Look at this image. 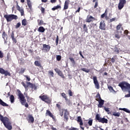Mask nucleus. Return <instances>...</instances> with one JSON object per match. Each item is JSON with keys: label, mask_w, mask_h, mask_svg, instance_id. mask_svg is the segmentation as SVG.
Wrapping results in <instances>:
<instances>
[{"label": "nucleus", "mask_w": 130, "mask_h": 130, "mask_svg": "<svg viewBox=\"0 0 130 130\" xmlns=\"http://www.w3.org/2000/svg\"><path fill=\"white\" fill-rule=\"evenodd\" d=\"M28 118L29 123H33L34 122V117L32 115H28Z\"/></svg>", "instance_id": "19"}, {"label": "nucleus", "mask_w": 130, "mask_h": 130, "mask_svg": "<svg viewBox=\"0 0 130 130\" xmlns=\"http://www.w3.org/2000/svg\"><path fill=\"white\" fill-rule=\"evenodd\" d=\"M69 130H77V128L71 127V128L69 129Z\"/></svg>", "instance_id": "64"}, {"label": "nucleus", "mask_w": 130, "mask_h": 130, "mask_svg": "<svg viewBox=\"0 0 130 130\" xmlns=\"http://www.w3.org/2000/svg\"><path fill=\"white\" fill-rule=\"evenodd\" d=\"M99 28L101 29V30H106V25L105 22L104 21H101L100 24Z\"/></svg>", "instance_id": "16"}, {"label": "nucleus", "mask_w": 130, "mask_h": 130, "mask_svg": "<svg viewBox=\"0 0 130 130\" xmlns=\"http://www.w3.org/2000/svg\"><path fill=\"white\" fill-rule=\"evenodd\" d=\"M83 28L84 31H85V32H86V33H88V27H87V25L86 24H83Z\"/></svg>", "instance_id": "36"}, {"label": "nucleus", "mask_w": 130, "mask_h": 130, "mask_svg": "<svg viewBox=\"0 0 130 130\" xmlns=\"http://www.w3.org/2000/svg\"><path fill=\"white\" fill-rule=\"evenodd\" d=\"M122 110L123 111H125V112H127V113H130V111L128 110V109H127L126 108H123Z\"/></svg>", "instance_id": "50"}, {"label": "nucleus", "mask_w": 130, "mask_h": 130, "mask_svg": "<svg viewBox=\"0 0 130 130\" xmlns=\"http://www.w3.org/2000/svg\"><path fill=\"white\" fill-rule=\"evenodd\" d=\"M17 92L18 96V99H19V101L21 105H24L25 107L28 108V107H29V105L28 104V103L26 102L27 101L25 99L24 94L22 93V92H21V90L19 89H17Z\"/></svg>", "instance_id": "2"}, {"label": "nucleus", "mask_w": 130, "mask_h": 130, "mask_svg": "<svg viewBox=\"0 0 130 130\" xmlns=\"http://www.w3.org/2000/svg\"><path fill=\"white\" fill-rule=\"evenodd\" d=\"M26 98H27V102H30V100H32V99H32V98H30H30H29V96H26Z\"/></svg>", "instance_id": "58"}, {"label": "nucleus", "mask_w": 130, "mask_h": 130, "mask_svg": "<svg viewBox=\"0 0 130 130\" xmlns=\"http://www.w3.org/2000/svg\"><path fill=\"white\" fill-rule=\"evenodd\" d=\"M20 12L21 13V16H24V10H21Z\"/></svg>", "instance_id": "62"}, {"label": "nucleus", "mask_w": 130, "mask_h": 130, "mask_svg": "<svg viewBox=\"0 0 130 130\" xmlns=\"http://www.w3.org/2000/svg\"><path fill=\"white\" fill-rule=\"evenodd\" d=\"M35 64L36 66V67H41V64L38 61H35Z\"/></svg>", "instance_id": "39"}, {"label": "nucleus", "mask_w": 130, "mask_h": 130, "mask_svg": "<svg viewBox=\"0 0 130 130\" xmlns=\"http://www.w3.org/2000/svg\"><path fill=\"white\" fill-rule=\"evenodd\" d=\"M38 24L39 26H42V25H46V23H44V21L42 19L39 20L38 19Z\"/></svg>", "instance_id": "24"}, {"label": "nucleus", "mask_w": 130, "mask_h": 130, "mask_svg": "<svg viewBox=\"0 0 130 130\" xmlns=\"http://www.w3.org/2000/svg\"><path fill=\"white\" fill-rule=\"evenodd\" d=\"M50 116V117H51L52 119H55V118L54 117V115L50 112V111L47 110L46 112V116Z\"/></svg>", "instance_id": "17"}, {"label": "nucleus", "mask_w": 130, "mask_h": 130, "mask_svg": "<svg viewBox=\"0 0 130 130\" xmlns=\"http://www.w3.org/2000/svg\"><path fill=\"white\" fill-rule=\"evenodd\" d=\"M116 20V18H115V17L113 18L110 19V22L112 23V22H114V21H115Z\"/></svg>", "instance_id": "52"}, {"label": "nucleus", "mask_w": 130, "mask_h": 130, "mask_svg": "<svg viewBox=\"0 0 130 130\" xmlns=\"http://www.w3.org/2000/svg\"><path fill=\"white\" fill-rule=\"evenodd\" d=\"M39 98L42 101H44V102H45L47 104H50L51 103L52 100L47 94H41L39 96Z\"/></svg>", "instance_id": "6"}, {"label": "nucleus", "mask_w": 130, "mask_h": 130, "mask_svg": "<svg viewBox=\"0 0 130 130\" xmlns=\"http://www.w3.org/2000/svg\"><path fill=\"white\" fill-rule=\"evenodd\" d=\"M61 96L64 98L65 101H68L69 100L68 99V96L67 94L64 92H62L61 93Z\"/></svg>", "instance_id": "29"}, {"label": "nucleus", "mask_w": 130, "mask_h": 130, "mask_svg": "<svg viewBox=\"0 0 130 130\" xmlns=\"http://www.w3.org/2000/svg\"><path fill=\"white\" fill-rule=\"evenodd\" d=\"M0 120L3 123L4 125L8 128V130H12L13 129V126H12V122L10 120V119L7 117H4L0 114Z\"/></svg>", "instance_id": "1"}, {"label": "nucleus", "mask_w": 130, "mask_h": 130, "mask_svg": "<svg viewBox=\"0 0 130 130\" xmlns=\"http://www.w3.org/2000/svg\"><path fill=\"white\" fill-rule=\"evenodd\" d=\"M68 94L69 96H70V97H72V96H73V92L72 91V90H71V89H69L68 90Z\"/></svg>", "instance_id": "48"}, {"label": "nucleus", "mask_w": 130, "mask_h": 130, "mask_svg": "<svg viewBox=\"0 0 130 130\" xmlns=\"http://www.w3.org/2000/svg\"><path fill=\"white\" fill-rule=\"evenodd\" d=\"M119 87H120L122 90H130V84L126 82H122L119 84Z\"/></svg>", "instance_id": "7"}, {"label": "nucleus", "mask_w": 130, "mask_h": 130, "mask_svg": "<svg viewBox=\"0 0 130 130\" xmlns=\"http://www.w3.org/2000/svg\"><path fill=\"white\" fill-rule=\"evenodd\" d=\"M0 105H2V106L8 107L9 106V105L7 103H5L2 99H0Z\"/></svg>", "instance_id": "23"}, {"label": "nucleus", "mask_w": 130, "mask_h": 130, "mask_svg": "<svg viewBox=\"0 0 130 130\" xmlns=\"http://www.w3.org/2000/svg\"><path fill=\"white\" fill-rule=\"evenodd\" d=\"M56 57V60L58 61H60V60H61V55H57Z\"/></svg>", "instance_id": "46"}, {"label": "nucleus", "mask_w": 130, "mask_h": 130, "mask_svg": "<svg viewBox=\"0 0 130 130\" xmlns=\"http://www.w3.org/2000/svg\"><path fill=\"white\" fill-rule=\"evenodd\" d=\"M103 107H104V110H105L106 112H107L108 114H110V110H109V108L103 106Z\"/></svg>", "instance_id": "35"}, {"label": "nucleus", "mask_w": 130, "mask_h": 130, "mask_svg": "<svg viewBox=\"0 0 130 130\" xmlns=\"http://www.w3.org/2000/svg\"><path fill=\"white\" fill-rule=\"evenodd\" d=\"M11 38L13 43L16 44V43H17V39L15 38V35L14 34L13 31L11 34Z\"/></svg>", "instance_id": "21"}, {"label": "nucleus", "mask_w": 130, "mask_h": 130, "mask_svg": "<svg viewBox=\"0 0 130 130\" xmlns=\"http://www.w3.org/2000/svg\"><path fill=\"white\" fill-rule=\"evenodd\" d=\"M59 112L60 116H62L63 115V110H61Z\"/></svg>", "instance_id": "55"}, {"label": "nucleus", "mask_w": 130, "mask_h": 130, "mask_svg": "<svg viewBox=\"0 0 130 130\" xmlns=\"http://www.w3.org/2000/svg\"><path fill=\"white\" fill-rule=\"evenodd\" d=\"M95 120L101 123H108V119L105 117L101 118V114L98 113L95 115Z\"/></svg>", "instance_id": "5"}, {"label": "nucleus", "mask_w": 130, "mask_h": 130, "mask_svg": "<svg viewBox=\"0 0 130 130\" xmlns=\"http://www.w3.org/2000/svg\"><path fill=\"white\" fill-rule=\"evenodd\" d=\"M21 84H22V86H23V87L25 88V89H28V87H29V85H26V84H25V83H24V82H22Z\"/></svg>", "instance_id": "41"}, {"label": "nucleus", "mask_w": 130, "mask_h": 130, "mask_svg": "<svg viewBox=\"0 0 130 130\" xmlns=\"http://www.w3.org/2000/svg\"><path fill=\"white\" fill-rule=\"evenodd\" d=\"M108 89L110 91H113V87L111 86H108Z\"/></svg>", "instance_id": "59"}, {"label": "nucleus", "mask_w": 130, "mask_h": 130, "mask_svg": "<svg viewBox=\"0 0 130 130\" xmlns=\"http://www.w3.org/2000/svg\"><path fill=\"white\" fill-rule=\"evenodd\" d=\"M2 37L4 39V40H6L5 38H7L8 35L6 34V31H3L2 34Z\"/></svg>", "instance_id": "31"}, {"label": "nucleus", "mask_w": 130, "mask_h": 130, "mask_svg": "<svg viewBox=\"0 0 130 130\" xmlns=\"http://www.w3.org/2000/svg\"><path fill=\"white\" fill-rule=\"evenodd\" d=\"M50 46L46 44H43L42 50H43V51H44V52H48V51L50 50Z\"/></svg>", "instance_id": "13"}, {"label": "nucleus", "mask_w": 130, "mask_h": 130, "mask_svg": "<svg viewBox=\"0 0 130 130\" xmlns=\"http://www.w3.org/2000/svg\"><path fill=\"white\" fill-rule=\"evenodd\" d=\"M27 85H30L29 87L31 89H34V90H37V86L36 85L33 83H31V82H26Z\"/></svg>", "instance_id": "18"}, {"label": "nucleus", "mask_w": 130, "mask_h": 130, "mask_svg": "<svg viewBox=\"0 0 130 130\" xmlns=\"http://www.w3.org/2000/svg\"><path fill=\"white\" fill-rule=\"evenodd\" d=\"M4 18L6 19L7 22H11L13 20H17L18 16L14 14L5 15Z\"/></svg>", "instance_id": "8"}, {"label": "nucleus", "mask_w": 130, "mask_h": 130, "mask_svg": "<svg viewBox=\"0 0 130 130\" xmlns=\"http://www.w3.org/2000/svg\"><path fill=\"white\" fill-rule=\"evenodd\" d=\"M94 21H97V19H96V18L93 17V16L88 15L86 19V23H91L92 22H94Z\"/></svg>", "instance_id": "10"}, {"label": "nucleus", "mask_w": 130, "mask_h": 130, "mask_svg": "<svg viewBox=\"0 0 130 130\" xmlns=\"http://www.w3.org/2000/svg\"><path fill=\"white\" fill-rule=\"evenodd\" d=\"M3 57H4V53L0 51V58H3Z\"/></svg>", "instance_id": "53"}, {"label": "nucleus", "mask_w": 130, "mask_h": 130, "mask_svg": "<svg viewBox=\"0 0 130 130\" xmlns=\"http://www.w3.org/2000/svg\"><path fill=\"white\" fill-rule=\"evenodd\" d=\"M81 71H82L83 72H85V73H90V69H87L86 68H81Z\"/></svg>", "instance_id": "32"}, {"label": "nucleus", "mask_w": 130, "mask_h": 130, "mask_svg": "<svg viewBox=\"0 0 130 130\" xmlns=\"http://www.w3.org/2000/svg\"><path fill=\"white\" fill-rule=\"evenodd\" d=\"M113 115L114 116H117V117H119L120 116V113L119 112L116 113V112H114L113 113Z\"/></svg>", "instance_id": "34"}, {"label": "nucleus", "mask_w": 130, "mask_h": 130, "mask_svg": "<svg viewBox=\"0 0 130 130\" xmlns=\"http://www.w3.org/2000/svg\"><path fill=\"white\" fill-rule=\"evenodd\" d=\"M10 99L11 103H14V102L15 101V96H14L13 94L10 95Z\"/></svg>", "instance_id": "33"}, {"label": "nucleus", "mask_w": 130, "mask_h": 130, "mask_svg": "<svg viewBox=\"0 0 130 130\" xmlns=\"http://www.w3.org/2000/svg\"><path fill=\"white\" fill-rule=\"evenodd\" d=\"M41 11L42 14H44V12H45V9H44L43 7H41Z\"/></svg>", "instance_id": "54"}, {"label": "nucleus", "mask_w": 130, "mask_h": 130, "mask_svg": "<svg viewBox=\"0 0 130 130\" xmlns=\"http://www.w3.org/2000/svg\"><path fill=\"white\" fill-rule=\"evenodd\" d=\"M58 9H61V6L60 5H57L52 8V11H55V10H58Z\"/></svg>", "instance_id": "30"}, {"label": "nucleus", "mask_w": 130, "mask_h": 130, "mask_svg": "<svg viewBox=\"0 0 130 130\" xmlns=\"http://www.w3.org/2000/svg\"><path fill=\"white\" fill-rule=\"evenodd\" d=\"M125 4H126V0H119V3L118 5V10H122V9L123 8V7H124V5H125Z\"/></svg>", "instance_id": "9"}, {"label": "nucleus", "mask_w": 130, "mask_h": 130, "mask_svg": "<svg viewBox=\"0 0 130 130\" xmlns=\"http://www.w3.org/2000/svg\"><path fill=\"white\" fill-rule=\"evenodd\" d=\"M28 51L29 53H33V50L31 49H28Z\"/></svg>", "instance_id": "63"}, {"label": "nucleus", "mask_w": 130, "mask_h": 130, "mask_svg": "<svg viewBox=\"0 0 130 130\" xmlns=\"http://www.w3.org/2000/svg\"><path fill=\"white\" fill-rule=\"evenodd\" d=\"M54 71L55 72H56V73H57V74H58V76L61 77V78H62V79H64V75H63L62 72H61L57 68L55 69Z\"/></svg>", "instance_id": "15"}, {"label": "nucleus", "mask_w": 130, "mask_h": 130, "mask_svg": "<svg viewBox=\"0 0 130 130\" xmlns=\"http://www.w3.org/2000/svg\"><path fill=\"white\" fill-rule=\"evenodd\" d=\"M117 59V55H115L113 56L112 58H110V59H111V62L112 63H114L115 62V60Z\"/></svg>", "instance_id": "27"}, {"label": "nucleus", "mask_w": 130, "mask_h": 130, "mask_svg": "<svg viewBox=\"0 0 130 130\" xmlns=\"http://www.w3.org/2000/svg\"><path fill=\"white\" fill-rule=\"evenodd\" d=\"M69 4H70L69 0H67L66 1H65L63 10H68V9H69Z\"/></svg>", "instance_id": "20"}, {"label": "nucleus", "mask_w": 130, "mask_h": 130, "mask_svg": "<svg viewBox=\"0 0 130 130\" xmlns=\"http://www.w3.org/2000/svg\"><path fill=\"white\" fill-rule=\"evenodd\" d=\"M48 74L52 77L53 78L54 77V73H53V71H48Z\"/></svg>", "instance_id": "42"}, {"label": "nucleus", "mask_w": 130, "mask_h": 130, "mask_svg": "<svg viewBox=\"0 0 130 130\" xmlns=\"http://www.w3.org/2000/svg\"><path fill=\"white\" fill-rule=\"evenodd\" d=\"M95 100L99 102V104L98 105V107L99 108H102L103 107V105H104V102L105 101L102 100L101 98V95L100 93H98L95 96Z\"/></svg>", "instance_id": "4"}, {"label": "nucleus", "mask_w": 130, "mask_h": 130, "mask_svg": "<svg viewBox=\"0 0 130 130\" xmlns=\"http://www.w3.org/2000/svg\"><path fill=\"white\" fill-rule=\"evenodd\" d=\"M38 31L41 33H44L45 32V28L43 26H40L38 29Z\"/></svg>", "instance_id": "22"}, {"label": "nucleus", "mask_w": 130, "mask_h": 130, "mask_svg": "<svg viewBox=\"0 0 130 130\" xmlns=\"http://www.w3.org/2000/svg\"><path fill=\"white\" fill-rule=\"evenodd\" d=\"M21 23L22 26H26V25H28V22L27 21V19H23Z\"/></svg>", "instance_id": "28"}, {"label": "nucleus", "mask_w": 130, "mask_h": 130, "mask_svg": "<svg viewBox=\"0 0 130 130\" xmlns=\"http://www.w3.org/2000/svg\"><path fill=\"white\" fill-rule=\"evenodd\" d=\"M77 122L79 123V125H80V127L81 128V129L84 130V127L82 126V125L84 124L83 123V120L82 119V117L78 116L77 117Z\"/></svg>", "instance_id": "14"}, {"label": "nucleus", "mask_w": 130, "mask_h": 130, "mask_svg": "<svg viewBox=\"0 0 130 130\" xmlns=\"http://www.w3.org/2000/svg\"><path fill=\"white\" fill-rule=\"evenodd\" d=\"M122 31H123V27H122V24L119 23L116 26V32H115V37L117 39H120L122 35Z\"/></svg>", "instance_id": "3"}, {"label": "nucleus", "mask_w": 130, "mask_h": 130, "mask_svg": "<svg viewBox=\"0 0 130 130\" xmlns=\"http://www.w3.org/2000/svg\"><path fill=\"white\" fill-rule=\"evenodd\" d=\"M88 124L89 126H92V125L93 124V119H89L88 122Z\"/></svg>", "instance_id": "38"}, {"label": "nucleus", "mask_w": 130, "mask_h": 130, "mask_svg": "<svg viewBox=\"0 0 130 130\" xmlns=\"http://www.w3.org/2000/svg\"><path fill=\"white\" fill-rule=\"evenodd\" d=\"M69 114H70V113H68V112H66L64 113V118L65 121H68V120H69V117L68 116Z\"/></svg>", "instance_id": "26"}, {"label": "nucleus", "mask_w": 130, "mask_h": 130, "mask_svg": "<svg viewBox=\"0 0 130 130\" xmlns=\"http://www.w3.org/2000/svg\"><path fill=\"white\" fill-rule=\"evenodd\" d=\"M16 9L17 10V11H19V12H21V11H23V9H21L20 6H19V5H18V3L17 4V6H16Z\"/></svg>", "instance_id": "40"}, {"label": "nucleus", "mask_w": 130, "mask_h": 130, "mask_svg": "<svg viewBox=\"0 0 130 130\" xmlns=\"http://www.w3.org/2000/svg\"><path fill=\"white\" fill-rule=\"evenodd\" d=\"M26 1L29 9L30 10H32V3L31 2V0H26Z\"/></svg>", "instance_id": "25"}, {"label": "nucleus", "mask_w": 130, "mask_h": 130, "mask_svg": "<svg viewBox=\"0 0 130 130\" xmlns=\"http://www.w3.org/2000/svg\"><path fill=\"white\" fill-rule=\"evenodd\" d=\"M124 34H125V35H127V34H128V30H127V29L125 30L124 31Z\"/></svg>", "instance_id": "61"}, {"label": "nucleus", "mask_w": 130, "mask_h": 130, "mask_svg": "<svg viewBox=\"0 0 130 130\" xmlns=\"http://www.w3.org/2000/svg\"><path fill=\"white\" fill-rule=\"evenodd\" d=\"M21 27V22H18L17 23V24L15 25V28L16 29H18V28H20Z\"/></svg>", "instance_id": "47"}, {"label": "nucleus", "mask_w": 130, "mask_h": 130, "mask_svg": "<svg viewBox=\"0 0 130 130\" xmlns=\"http://www.w3.org/2000/svg\"><path fill=\"white\" fill-rule=\"evenodd\" d=\"M93 81L94 84L95 88L98 89H100V85H99V82H98V80H97V77L93 76Z\"/></svg>", "instance_id": "11"}, {"label": "nucleus", "mask_w": 130, "mask_h": 130, "mask_svg": "<svg viewBox=\"0 0 130 130\" xmlns=\"http://www.w3.org/2000/svg\"><path fill=\"white\" fill-rule=\"evenodd\" d=\"M128 94L125 95V97L126 98H128L129 97H130V91H128Z\"/></svg>", "instance_id": "60"}, {"label": "nucleus", "mask_w": 130, "mask_h": 130, "mask_svg": "<svg viewBox=\"0 0 130 130\" xmlns=\"http://www.w3.org/2000/svg\"><path fill=\"white\" fill-rule=\"evenodd\" d=\"M98 7V2H96L94 6V9H96Z\"/></svg>", "instance_id": "57"}, {"label": "nucleus", "mask_w": 130, "mask_h": 130, "mask_svg": "<svg viewBox=\"0 0 130 130\" xmlns=\"http://www.w3.org/2000/svg\"><path fill=\"white\" fill-rule=\"evenodd\" d=\"M106 15H107V14H105V13H104V14H103L101 16V18L102 19L104 18V17H105V16H106Z\"/></svg>", "instance_id": "56"}, {"label": "nucleus", "mask_w": 130, "mask_h": 130, "mask_svg": "<svg viewBox=\"0 0 130 130\" xmlns=\"http://www.w3.org/2000/svg\"><path fill=\"white\" fill-rule=\"evenodd\" d=\"M0 74H2V75H5V77H7V76H11L10 72L8 71V70L6 71L3 68H0Z\"/></svg>", "instance_id": "12"}, {"label": "nucleus", "mask_w": 130, "mask_h": 130, "mask_svg": "<svg viewBox=\"0 0 130 130\" xmlns=\"http://www.w3.org/2000/svg\"><path fill=\"white\" fill-rule=\"evenodd\" d=\"M25 69L21 68L19 74H24L25 73Z\"/></svg>", "instance_id": "49"}, {"label": "nucleus", "mask_w": 130, "mask_h": 130, "mask_svg": "<svg viewBox=\"0 0 130 130\" xmlns=\"http://www.w3.org/2000/svg\"><path fill=\"white\" fill-rule=\"evenodd\" d=\"M56 107H57V108H58L59 111H60V110H62L61 109V106H60V104H57L56 105Z\"/></svg>", "instance_id": "44"}, {"label": "nucleus", "mask_w": 130, "mask_h": 130, "mask_svg": "<svg viewBox=\"0 0 130 130\" xmlns=\"http://www.w3.org/2000/svg\"><path fill=\"white\" fill-rule=\"evenodd\" d=\"M114 52L115 53H119V48H117V47H115L114 48Z\"/></svg>", "instance_id": "43"}, {"label": "nucleus", "mask_w": 130, "mask_h": 130, "mask_svg": "<svg viewBox=\"0 0 130 130\" xmlns=\"http://www.w3.org/2000/svg\"><path fill=\"white\" fill-rule=\"evenodd\" d=\"M24 78H26V81L30 82L31 81V78H30V76H28V75H24Z\"/></svg>", "instance_id": "45"}, {"label": "nucleus", "mask_w": 130, "mask_h": 130, "mask_svg": "<svg viewBox=\"0 0 130 130\" xmlns=\"http://www.w3.org/2000/svg\"><path fill=\"white\" fill-rule=\"evenodd\" d=\"M69 59L70 60V61H71L72 64H76V61H75V59H74V58L70 57Z\"/></svg>", "instance_id": "37"}, {"label": "nucleus", "mask_w": 130, "mask_h": 130, "mask_svg": "<svg viewBox=\"0 0 130 130\" xmlns=\"http://www.w3.org/2000/svg\"><path fill=\"white\" fill-rule=\"evenodd\" d=\"M58 36H56V40H55V42H56V45H58Z\"/></svg>", "instance_id": "51"}]
</instances>
